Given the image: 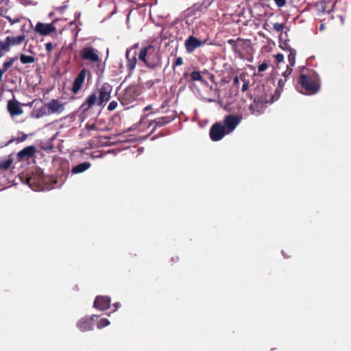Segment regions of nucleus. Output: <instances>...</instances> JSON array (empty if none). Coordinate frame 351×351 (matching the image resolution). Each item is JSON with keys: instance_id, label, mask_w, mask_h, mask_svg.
<instances>
[{"instance_id": "1", "label": "nucleus", "mask_w": 351, "mask_h": 351, "mask_svg": "<svg viewBox=\"0 0 351 351\" xmlns=\"http://www.w3.org/2000/svg\"><path fill=\"white\" fill-rule=\"evenodd\" d=\"M138 59L149 69L160 68L162 61L158 50L152 45L141 48L138 53Z\"/></svg>"}, {"instance_id": "2", "label": "nucleus", "mask_w": 351, "mask_h": 351, "mask_svg": "<svg viewBox=\"0 0 351 351\" xmlns=\"http://www.w3.org/2000/svg\"><path fill=\"white\" fill-rule=\"evenodd\" d=\"M301 87L300 92L305 95H315L320 89V79L314 72L308 74H301L299 79Z\"/></svg>"}, {"instance_id": "3", "label": "nucleus", "mask_w": 351, "mask_h": 351, "mask_svg": "<svg viewBox=\"0 0 351 351\" xmlns=\"http://www.w3.org/2000/svg\"><path fill=\"white\" fill-rule=\"evenodd\" d=\"M274 100V96L271 93L267 94L265 90H263L255 96L253 103L249 106V109L252 114L258 115L263 112L267 104L272 103Z\"/></svg>"}, {"instance_id": "4", "label": "nucleus", "mask_w": 351, "mask_h": 351, "mask_svg": "<svg viewBox=\"0 0 351 351\" xmlns=\"http://www.w3.org/2000/svg\"><path fill=\"white\" fill-rule=\"evenodd\" d=\"M138 96V91L136 86L127 87L118 97L119 101L123 106L132 104Z\"/></svg>"}, {"instance_id": "5", "label": "nucleus", "mask_w": 351, "mask_h": 351, "mask_svg": "<svg viewBox=\"0 0 351 351\" xmlns=\"http://www.w3.org/2000/svg\"><path fill=\"white\" fill-rule=\"evenodd\" d=\"M82 60L88 61L90 63H99L101 62L99 52L92 46L84 47L80 53Z\"/></svg>"}, {"instance_id": "6", "label": "nucleus", "mask_w": 351, "mask_h": 351, "mask_svg": "<svg viewBox=\"0 0 351 351\" xmlns=\"http://www.w3.org/2000/svg\"><path fill=\"white\" fill-rule=\"evenodd\" d=\"M228 134V133L225 130L222 122L214 123L209 131L210 138L213 141H219Z\"/></svg>"}, {"instance_id": "7", "label": "nucleus", "mask_w": 351, "mask_h": 351, "mask_svg": "<svg viewBox=\"0 0 351 351\" xmlns=\"http://www.w3.org/2000/svg\"><path fill=\"white\" fill-rule=\"evenodd\" d=\"M112 91V86L108 83H104L98 89V101L97 106H101L104 103L108 101L110 99V95Z\"/></svg>"}, {"instance_id": "8", "label": "nucleus", "mask_w": 351, "mask_h": 351, "mask_svg": "<svg viewBox=\"0 0 351 351\" xmlns=\"http://www.w3.org/2000/svg\"><path fill=\"white\" fill-rule=\"evenodd\" d=\"M241 121V117L235 114H228L225 116L223 125L226 130V132L229 134L232 132L237 125L240 123Z\"/></svg>"}, {"instance_id": "9", "label": "nucleus", "mask_w": 351, "mask_h": 351, "mask_svg": "<svg viewBox=\"0 0 351 351\" xmlns=\"http://www.w3.org/2000/svg\"><path fill=\"white\" fill-rule=\"evenodd\" d=\"M204 43L205 41H202L194 36H190L186 39L184 42V47L188 53H192L197 48L202 46Z\"/></svg>"}, {"instance_id": "10", "label": "nucleus", "mask_w": 351, "mask_h": 351, "mask_svg": "<svg viewBox=\"0 0 351 351\" xmlns=\"http://www.w3.org/2000/svg\"><path fill=\"white\" fill-rule=\"evenodd\" d=\"M86 73L87 70L86 69H83L80 71V73L74 80L73 86L71 88V91L73 93L77 94L80 90L84 82Z\"/></svg>"}, {"instance_id": "11", "label": "nucleus", "mask_w": 351, "mask_h": 351, "mask_svg": "<svg viewBox=\"0 0 351 351\" xmlns=\"http://www.w3.org/2000/svg\"><path fill=\"white\" fill-rule=\"evenodd\" d=\"M36 152V148L34 145H29L21 149L17 154V158L19 160H28L32 157L34 156Z\"/></svg>"}, {"instance_id": "12", "label": "nucleus", "mask_w": 351, "mask_h": 351, "mask_svg": "<svg viewBox=\"0 0 351 351\" xmlns=\"http://www.w3.org/2000/svg\"><path fill=\"white\" fill-rule=\"evenodd\" d=\"M176 115L175 114V112H172V114L169 116H165V117H159V118H157L152 121H150L149 125L151 126V125H154V130L156 129V128L157 127H162V126H164L165 125H167V123L171 122L173 120H174V119L176 118Z\"/></svg>"}, {"instance_id": "13", "label": "nucleus", "mask_w": 351, "mask_h": 351, "mask_svg": "<svg viewBox=\"0 0 351 351\" xmlns=\"http://www.w3.org/2000/svg\"><path fill=\"white\" fill-rule=\"evenodd\" d=\"M35 31L40 35L46 36L56 31V28L51 23H43L38 22L36 25Z\"/></svg>"}, {"instance_id": "14", "label": "nucleus", "mask_w": 351, "mask_h": 351, "mask_svg": "<svg viewBox=\"0 0 351 351\" xmlns=\"http://www.w3.org/2000/svg\"><path fill=\"white\" fill-rule=\"evenodd\" d=\"M247 40H244L240 37H238L236 40L229 39L227 43L232 46V51L235 54L241 55L242 51L244 47V43Z\"/></svg>"}, {"instance_id": "15", "label": "nucleus", "mask_w": 351, "mask_h": 351, "mask_svg": "<svg viewBox=\"0 0 351 351\" xmlns=\"http://www.w3.org/2000/svg\"><path fill=\"white\" fill-rule=\"evenodd\" d=\"M110 298L108 296H97L94 302V307L100 310L105 311L110 307Z\"/></svg>"}, {"instance_id": "16", "label": "nucleus", "mask_w": 351, "mask_h": 351, "mask_svg": "<svg viewBox=\"0 0 351 351\" xmlns=\"http://www.w3.org/2000/svg\"><path fill=\"white\" fill-rule=\"evenodd\" d=\"M136 53H134L132 56L130 55V50H127L125 53V58L127 60L126 67L128 70V75L131 76L136 67Z\"/></svg>"}, {"instance_id": "17", "label": "nucleus", "mask_w": 351, "mask_h": 351, "mask_svg": "<svg viewBox=\"0 0 351 351\" xmlns=\"http://www.w3.org/2000/svg\"><path fill=\"white\" fill-rule=\"evenodd\" d=\"M48 109L49 110V114H60L64 110V104H62L59 100L53 99L49 102L47 103Z\"/></svg>"}, {"instance_id": "18", "label": "nucleus", "mask_w": 351, "mask_h": 351, "mask_svg": "<svg viewBox=\"0 0 351 351\" xmlns=\"http://www.w3.org/2000/svg\"><path fill=\"white\" fill-rule=\"evenodd\" d=\"M98 99L95 93L90 94L87 97L84 103L81 105L80 109L82 112H86L90 110L95 104H97Z\"/></svg>"}, {"instance_id": "19", "label": "nucleus", "mask_w": 351, "mask_h": 351, "mask_svg": "<svg viewBox=\"0 0 351 351\" xmlns=\"http://www.w3.org/2000/svg\"><path fill=\"white\" fill-rule=\"evenodd\" d=\"M8 110L11 116H17L23 113V109L16 100H10L8 102Z\"/></svg>"}, {"instance_id": "20", "label": "nucleus", "mask_w": 351, "mask_h": 351, "mask_svg": "<svg viewBox=\"0 0 351 351\" xmlns=\"http://www.w3.org/2000/svg\"><path fill=\"white\" fill-rule=\"evenodd\" d=\"M92 320V317H83L78 321L77 326L82 332L91 330L93 329Z\"/></svg>"}, {"instance_id": "21", "label": "nucleus", "mask_w": 351, "mask_h": 351, "mask_svg": "<svg viewBox=\"0 0 351 351\" xmlns=\"http://www.w3.org/2000/svg\"><path fill=\"white\" fill-rule=\"evenodd\" d=\"M212 1L211 0H204L202 3H195L193 7V10L195 12V14H196V12H204L207 8L210 5Z\"/></svg>"}, {"instance_id": "22", "label": "nucleus", "mask_w": 351, "mask_h": 351, "mask_svg": "<svg viewBox=\"0 0 351 351\" xmlns=\"http://www.w3.org/2000/svg\"><path fill=\"white\" fill-rule=\"evenodd\" d=\"M91 166V164L89 162H84L73 167L71 172L73 174H77L80 173H83L89 169Z\"/></svg>"}, {"instance_id": "23", "label": "nucleus", "mask_w": 351, "mask_h": 351, "mask_svg": "<svg viewBox=\"0 0 351 351\" xmlns=\"http://www.w3.org/2000/svg\"><path fill=\"white\" fill-rule=\"evenodd\" d=\"M18 59L17 56L10 58L7 61L3 64L2 68H0V82L2 80V76L5 72L13 64V63Z\"/></svg>"}, {"instance_id": "24", "label": "nucleus", "mask_w": 351, "mask_h": 351, "mask_svg": "<svg viewBox=\"0 0 351 351\" xmlns=\"http://www.w3.org/2000/svg\"><path fill=\"white\" fill-rule=\"evenodd\" d=\"M7 38L9 40L11 47L14 45H21L25 38V36L24 34L19 35L18 36H7Z\"/></svg>"}, {"instance_id": "25", "label": "nucleus", "mask_w": 351, "mask_h": 351, "mask_svg": "<svg viewBox=\"0 0 351 351\" xmlns=\"http://www.w3.org/2000/svg\"><path fill=\"white\" fill-rule=\"evenodd\" d=\"M10 43L7 37L5 40H0V56H3L5 53L10 51Z\"/></svg>"}, {"instance_id": "26", "label": "nucleus", "mask_w": 351, "mask_h": 351, "mask_svg": "<svg viewBox=\"0 0 351 351\" xmlns=\"http://www.w3.org/2000/svg\"><path fill=\"white\" fill-rule=\"evenodd\" d=\"M286 82L287 79L280 78L278 80V86L276 88V96L274 98L275 99H278V98L280 97V95L283 90Z\"/></svg>"}, {"instance_id": "27", "label": "nucleus", "mask_w": 351, "mask_h": 351, "mask_svg": "<svg viewBox=\"0 0 351 351\" xmlns=\"http://www.w3.org/2000/svg\"><path fill=\"white\" fill-rule=\"evenodd\" d=\"M20 60L24 64H30L35 62V58L32 56H27L21 53L20 55Z\"/></svg>"}, {"instance_id": "28", "label": "nucleus", "mask_w": 351, "mask_h": 351, "mask_svg": "<svg viewBox=\"0 0 351 351\" xmlns=\"http://www.w3.org/2000/svg\"><path fill=\"white\" fill-rule=\"evenodd\" d=\"M47 112H49V110L48 109L47 104H45L38 110L36 117L40 118L44 115H50Z\"/></svg>"}, {"instance_id": "29", "label": "nucleus", "mask_w": 351, "mask_h": 351, "mask_svg": "<svg viewBox=\"0 0 351 351\" xmlns=\"http://www.w3.org/2000/svg\"><path fill=\"white\" fill-rule=\"evenodd\" d=\"M190 77H191V81H199L201 82H204V80L200 73L199 71H193L191 74H190Z\"/></svg>"}, {"instance_id": "30", "label": "nucleus", "mask_w": 351, "mask_h": 351, "mask_svg": "<svg viewBox=\"0 0 351 351\" xmlns=\"http://www.w3.org/2000/svg\"><path fill=\"white\" fill-rule=\"evenodd\" d=\"M12 163V159H7L3 161H0V170H8Z\"/></svg>"}, {"instance_id": "31", "label": "nucleus", "mask_w": 351, "mask_h": 351, "mask_svg": "<svg viewBox=\"0 0 351 351\" xmlns=\"http://www.w3.org/2000/svg\"><path fill=\"white\" fill-rule=\"evenodd\" d=\"M27 184L33 189L36 190L37 187V182L39 183V180L37 181V178L34 176H32L27 178Z\"/></svg>"}, {"instance_id": "32", "label": "nucleus", "mask_w": 351, "mask_h": 351, "mask_svg": "<svg viewBox=\"0 0 351 351\" xmlns=\"http://www.w3.org/2000/svg\"><path fill=\"white\" fill-rule=\"evenodd\" d=\"M110 324V322L106 318H101L97 322V328H104Z\"/></svg>"}, {"instance_id": "33", "label": "nucleus", "mask_w": 351, "mask_h": 351, "mask_svg": "<svg viewBox=\"0 0 351 351\" xmlns=\"http://www.w3.org/2000/svg\"><path fill=\"white\" fill-rule=\"evenodd\" d=\"M241 80H242V82L243 83V86H242V88H241V90H242L243 93H244L249 88V80H246L245 77H241Z\"/></svg>"}, {"instance_id": "34", "label": "nucleus", "mask_w": 351, "mask_h": 351, "mask_svg": "<svg viewBox=\"0 0 351 351\" xmlns=\"http://www.w3.org/2000/svg\"><path fill=\"white\" fill-rule=\"evenodd\" d=\"M27 135L23 134L21 136H19L16 138H12L11 140L9 141L8 143H11L14 142V141H16L19 143L23 142L27 139Z\"/></svg>"}, {"instance_id": "35", "label": "nucleus", "mask_w": 351, "mask_h": 351, "mask_svg": "<svg viewBox=\"0 0 351 351\" xmlns=\"http://www.w3.org/2000/svg\"><path fill=\"white\" fill-rule=\"evenodd\" d=\"M293 71V69L291 66L287 65V69L285 72L282 73V76L284 79H288L289 77L291 75V73Z\"/></svg>"}, {"instance_id": "36", "label": "nucleus", "mask_w": 351, "mask_h": 351, "mask_svg": "<svg viewBox=\"0 0 351 351\" xmlns=\"http://www.w3.org/2000/svg\"><path fill=\"white\" fill-rule=\"evenodd\" d=\"M183 64V59L182 57H177L173 63V69L174 70L176 66H181Z\"/></svg>"}, {"instance_id": "37", "label": "nucleus", "mask_w": 351, "mask_h": 351, "mask_svg": "<svg viewBox=\"0 0 351 351\" xmlns=\"http://www.w3.org/2000/svg\"><path fill=\"white\" fill-rule=\"evenodd\" d=\"M117 106L118 102L117 101H112L108 106V110L109 111H112L117 108Z\"/></svg>"}, {"instance_id": "38", "label": "nucleus", "mask_w": 351, "mask_h": 351, "mask_svg": "<svg viewBox=\"0 0 351 351\" xmlns=\"http://www.w3.org/2000/svg\"><path fill=\"white\" fill-rule=\"evenodd\" d=\"M284 27L285 25L282 23H276L274 24V29L278 32H282L284 29Z\"/></svg>"}, {"instance_id": "39", "label": "nucleus", "mask_w": 351, "mask_h": 351, "mask_svg": "<svg viewBox=\"0 0 351 351\" xmlns=\"http://www.w3.org/2000/svg\"><path fill=\"white\" fill-rule=\"evenodd\" d=\"M5 17L8 20L11 25H13L21 21L20 18L12 19L10 16H5Z\"/></svg>"}, {"instance_id": "40", "label": "nucleus", "mask_w": 351, "mask_h": 351, "mask_svg": "<svg viewBox=\"0 0 351 351\" xmlns=\"http://www.w3.org/2000/svg\"><path fill=\"white\" fill-rule=\"evenodd\" d=\"M268 68V64L265 62L261 64L258 67V72H263Z\"/></svg>"}, {"instance_id": "41", "label": "nucleus", "mask_w": 351, "mask_h": 351, "mask_svg": "<svg viewBox=\"0 0 351 351\" xmlns=\"http://www.w3.org/2000/svg\"><path fill=\"white\" fill-rule=\"evenodd\" d=\"M19 3L25 6L34 5L31 0H17Z\"/></svg>"}, {"instance_id": "42", "label": "nucleus", "mask_w": 351, "mask_h": 351, "mask_svg": "<svg viewBox=\"0 0 351 351\" xmlns=\"http://www.w3.org/2000/svg\"><path fill=\"white\" fill-rule=\"evenodd\" d=\"M276 5L279 8H282L285 5L287 1L286 0H273Z\"/></svg>"}, {"instance_id": "43", "label": "nucleus", "mask_w": 351, "mask_h": 351, "mask_svg": "<svg viewBox=\"0 0 351 351\" xmlns=\"http://www.w3.org/2000/svg\"><path fill=\"white\" fill-rule=\"evenodd\" d=\"M53 49V45L52 43H47L45 44V49L47 52H50Z\"/></svg>"}, {"instance_id": "44", "label": "nucleus", "mask_w": 351, "mask_h": 351, "mask_svg": "<svg viewBox=\"0 0 351 351\" xmlns=\"http://www.w3.org/2000/svg\"><path fill=\"white\" fill-rule=\"evenodd\" d=\"M276 60L278 62H282L284 60V56L281 53H278L276 55Z\"/></svg>"}, {"instance_id": "45", "label": "nucleus", "mask_w": 351, "mask_h": 351, "mask_svg": "<svg viewBox=\"0 0 351 351\" xmlns=\"http://www.w3.org/2000/svg\"><path fill=\"white\" fill-rule=\"evenodd\" d=\"M288 58H289V62L291 64L289 66L291 67L295 63V58L291 54H289Z\"/></svg>"}, {"instance_id": "46", "label": "nucleus", "mask_w": 351, "mask_h": 351, "mask_svg": "<svg viewBox=\"0 0 351 351\" xmlns=\"http://www.w3.org/2000/svg\"><path fill=\"white\" fill-rule=\"evenodd\" d=\"M239 78L238 76H235L233 80V84L237 86L239 84Z\"/></svg>"}, {"instance_id": "47", "label": "nucleus", "mask_w": 351, "mask_h": 351, "mask_svg": "<svg viewBox=\"0 0 351 351\" xmlns=\"http://www.w3.org/2000/svg\"><path fill=\"white\" fill-rule=\"evenodd\" d=\"M171 261L173 262V263H176L179 261V257L178 256H173L171 258Z\"/></svg>"}, {"instance_id": "48", "label": "nucleus", "mask_w": 351, "mask_h": 351, "mask_svg": "<svg viewBox=\"0 0 351 351\" xmlns=\"http://www.w3.org/2000/svg\"><path fill=\"white\" fill-rule=\"evenodd\" d=\"M113 306H114V308H115L114 311H115L119 308L120 304L119 302H116L113 304Z\"/></svg>"}, {"instance_id": "49", "label": "nucleus", "mask_w": 351, "mask_h": 351, "mask_svg": "<svg viewBox=\"0 0 351 351\" xmlns=\"http://www.w3.org/2000/svg\"><path fill=\"white\" fill-rule=\"evenodd\" d=\"M151 108H152V105H148V106H147L145 108L144 110H145V111H147V110H149Z\"/></svg>"}, {"instance_id": "50", "label": "nucleus", "mask_w": 351, "mask_h": 351, "mask_svg": "<svg viewBox=\"0 0 351 351\" xmlns=\"http://www.w3.org/2000/svg\"><path fill=\"white\" fill-rule=\"evenodd\" d=\"M95 128V126L94 125H92L89 128V129H90V130H94Z\"/></svg>"}, {"instance_id": "51", "label": "nucleus", "mask_w": 351, "mask_h": 351, "mask_svg": "<svg viewBox=\"0 0 351 351\" xmlns=\"http://www.w3.org/2000/svg\"><path fill=\"white\" fill-rule=\"evenodd\" d=\"M188 75H189V73H184V77H186Z\"/></svg>"}, {"instance_id": "52", "label": "nucleus", "mask_w": 351, "mask_h": 351, "mask_svg": "<svg viewBox=\"0 0 351 351\" xmlns=\"http://www.w3.org/2000/svg\"><path fill=\"white\" fill-rule=\"evenodd\" d=\"M4 0H0V3L3 2Z\"/></svg>"}, {"instance_id": "53", "label": "nucleus", "mask_w": 351, "mask_h": 351, "mask_svg": "<svg viewBox=\"0 0 351 351\" xmlns=\"http://www.w3.org/2000/svg\"><path fill=\"white\" fill-rule=\"evenodd\" d=\"M3 56H0V58L2 57Z\"/></svg>"}]
</instances>
